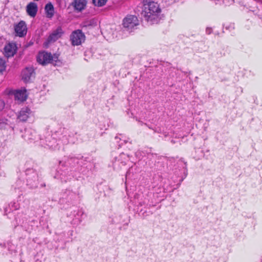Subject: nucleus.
I'll use <instances>...</instances> for the list:
<instances>
[{
  "mask_svg": "<svg viewBox=\"0 0 262 262\" xmlns=\"http://www.w3.org/2000/svg\"><path fill=\"white\" fill-rule=\"evenodd\" d=\"M160 10L157 3H151V4L144 7L142 15L147 21H152L157 17V15L160 12Z\"/></svg>",
  "mask_w": 262,
  "mask_h": 262,
  "instance_id": "nucleus-1",
  "label": "nucleus"
},
{
  "mask_svg": "<svg viewBox=\"0 0 262 262\" xmlns=\"http://www.w3.org/2000/svg\"><path fill=\"white\" fill-rule=\"evenodd\" d=\"M58 58V55L54 54L52 55L50 53L46 52H39L37 56V61L42 65L51 63L53 61H56Z\"/></svg>",
  "mask_w": 262,
  "mask_h": 262,
  "instance_id": "nucleus-2",
  "label": "nucleus"
},
{
  "mask_svg": "<svg viewBox=\"0 0 262 262\" xmlns=\"http://www.w3.org/2000/svg\"><path fill=\"white\" fill-rule=\"evenodd\" d=\"M70 39L73 46H78L84 41L85 37L80 30H77L72 32Z\"/></svg>",
  "mask_w": 262,
  "mask_h": 262,
  "instance_id": "nucleus-3",
  "label": "nucleus"
},
{
  "mask_svg": "<svg viewBox=\"0 0 262 262\" xmlns=\"http://www.w3.org/2000/svg\"><path fill=\"white\" fill-rule=\"evenodd\" d=\"M123 24L125 28L132 29L138 25L137 17L134 15L128 16L124 19Z\"/></svg>",
  "mask_w": 262,
  "mask_h": 262,
  "instance_id": "nucleus-4",
  "label": "nucleus"
},
{
  "mask_svg": "<svg viewBox=\"0 0 262 262\" xmlns=\"http://www.w3.org/2000/svg\"><path fill=\"white\" fill-rule=\"evenodd\" d=\"M14 30L16 35L19 37H23L27 34V29L26 23L20 21L14 26Z\"/></svg>",
  "mask_w": 262,
  "mask_h": 262,
  "instance_id": "nucleus-5",
  "label": "nucleus"
},
{
  "mask_svg": "<svg viewBox=\"0 0 262 262\" xmlns=\"http://www.w3.org/2000/svg\"><path fill=\"white\" fill-rule=\"evenodd\" d=\"M4 55L7 57L13 56L16 51V47L14 43H9L4 48Z\"/></svg>",
  "mask_w": 262,
  "mask_h": 262,
  "instance_id": "nucleus-6",
  "label": "nucleus"
},
{
  "mask_svg": "<svg viewBox=\"0 0 262 262\" xmlns=\"http://www.w3.org/2000/svg\"><path fill=\"white\" fill-rule=\"evenodd\" d=\"M63 33L61 28L58 27L50 35L48 39V42L50 43L55 41L62 36Z\"/></svg>",
  "mask_w": 262,
  "mask_h": 262,
  "instance_id": "nucleus-7",
  "label": "nucleus"
},
{
  "mask_svg": "<svg viewBox=\"0 0 262 262\" xmlns=\"http://www.w3.org/2000/svg\"><path fill=\"white\" fill-rule=\"evenodd\" d=\"M22 78L25 82L30 81L31 77L34 76V69L32 67L26 68L22 72Z\"/></svg>",
  "mask_w": 262,
  "mask_h": 262,
  "instance_id": "nucleus-8",
  "label": "nucleus"
},
{
  "mask_svg": "<svg viewBox=\"0 0 262 262\" xmlns=\"http://www.w3.org/2000/svg\"><path fill=\"white\" fill-rule=\"evenodd\" d=\"M86 0H74L72 3L75 10L81 11L84 9L86 5Z\"/></svg>",
  "mask_w": 262,
  "mask_h": 262,
  "instance_id": "nucleus-9",
  "label": "nucleus"
},
{
  "mask_svg": "<svg viewBox=\"0 0 262 262\" xmlns=\"http://www.w3.org/2000/svg\"><path fill=\"white\" fill-rule=\"evenodd\" d=\"M37 5L33 2L30 3L26 7V10L28 15L31 17H34L37 12Z\"/></svg>",
  "mask_w": 262,
  "mask_h": 262,
  "instance_id": "nucleus-10",
  "label": "nucleus"
},
{
  "mask_svg": "<svg viewBox=\"0 0 262 262\" xmlns=\"http://www.w3.org/2000/svg\"><path fill=\"white\" fill-rule=\"evenodd\" d=\"M14 98L15 100L19 102H23L27 98L26 91L17 90L14 92Z\"/></svg>",
  "mask_w": 262,
  "mask_h": 262,
  "instance_id": "nucleus-11",
  "label": "nucleus"
},
{
  "mask_svg": "<svg viewBox=\"0 0 262 262\" xmlns=\"http://www.w3.org/2000/svg\"><path fill=\"white\" fill-rule=\"evenodd\" d=\"M30 114V110L28 107L23 108L18 116V119L20 121H25L27 120Z\"/></svg>",
  "mask_w": 262,
  "mask_h": 262,
  "instance_id": "nucleus-12",
  "label": "nucleus"
},
{
  "mask_svg": "<svg viewBox=\"0 0 262 262\" xmlns=\"http://www.w3.org/2000/svg\"><path fill=\"white\" fill-rule=\"evenodd\" d=\"M45 11L47 13V16L51 18L54 14V7L51 3H48L45 6Z\"/></svg>",
  "mask_w": 262,
  "mask_h": 262,
  "instance_id": "nucleus-13",
  "label": "nucleus"
},
{
  "mask_svg": "<svg viewBox=\"0 0 262 262\" xmlns=\"http://www.w3.org/2000/svg\"><path fill=\"white\" fill-rule=\"evenodd\" d=\"M107 0H93V3L96 6L101 7L104 6Z\"/></svg>",
  "mask_w": 262,
  "mask_h": 262,
  "instance_id": "nucleus-14",
  "label": "nucleus"
},
{
  "mask_svg": "<svg viewBox=\"0 0 262 262\" xmlns=\"http://www.w3.org/2000/svg\"><path fill=\"white\" fill-rule=\"evenodd\" d=\"M6 69V62L2 58H0V73H2Z\"/></svg>",
  "mask_w": 262,
  "mask_h": 262,
  "instance_id": "nucleus-15",
  "label": "nucleus"
},
{
  "mask_svg": "<svg viewBox=\"0 0 262 262\" xmlns=\"http://www.w3.org/2000/svg\"><path fill=\"white\" fill-rule=\"evenodd\" d=\"M143 4L144 7L145 6H147L149 4H151V3H155L154 0H142Z\"/></svg>",
  "mask_w": 262,
  "mask_h": 262,
  "instance_id": "nucleus-16",
  "label": "nucleus"
},
{
  "mask_svg": "<svg viewBox=\"0 0 262 262\" xmlns=\"http://www.w3.org/2000/svg\"><path fill=\"white\" fill-rule=\"evenodd\" d=\"M5 104L3 100H0V111H2L4 109L5 107Z\"/></svg>",
  "mask_w": 262,
  "mask_h": 262,
  "instance_id": "nucleus-17",
  "label": "nucleus"
}]
</instances>
